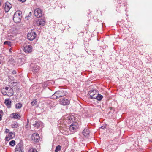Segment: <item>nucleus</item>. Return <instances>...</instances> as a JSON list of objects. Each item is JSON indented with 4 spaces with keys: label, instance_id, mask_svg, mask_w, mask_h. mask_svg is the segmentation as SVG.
Instances as JSON below:
<instances>
[{
    "label": "nucleus",
    "instance_id": "22",
    "mask_svg": "<svg viewBox=\"0 0 152 152\" xmlns=\"http://www.w3.org/2000/svg\"><path fill=\"white\" fill-rule=\"evenodd\" d=\"M4 45H7L9 47H11L13 45V43L9 41H5L4 43Z\"/></svg>",
    "mask_w": 152,
    "mask_h": 152
},
{
    "label": "nucleus",
    "instance_id": "23",
    "mask_svg": "<svg viewBox=\"0 0 152 152\" xmlns=\"http://www.w3.org/2000/svg\"><path fill=\"white\" fill-rule=\"evenodd\" d=\"M22 106V104L19 102L16 104L15 105V107L17 109H20L21 108Z\"/></svg>",
    "mask_w": 152,
    "mask_h": 152
},
{
    "label": "nucleus",
    "instance_id": "5",
    "mask_svg": "<svg viewBox=\"0 0 152 152\" xmlns=\"http://www.w3.org/2000/svg\"><path fill=\"white\" fill-rule=\"evenodd\" d=\"M98 94V92L95 90H92L89 91L88 94L89 95V98L91 99H95V96Z\"/></svg>",
    "mask_w": 152,
    "mask_h": 152
},
{
    "label": "nucleus",
    "instance_id": "34",
    "mask_svg": "<svg viewBox=\"0 0 152 152\" xmlns=\"http://www.w3.org/2000/svg\"><path fill=\"white\" fill-rule=\"evenodd\" d=\"M12 73L13 74H16V71L15 70H14L12 72Z\"/></svg>",
    "mask_w": 152,
    "mask_h": 152
},
{
    "label": "nucleus",
    "instance_id": "17",
    "mask_svg": "<svg viewBox=\"0 0 152 152\" xmlns=\"http://www.w3.org/2000/svg\"><path fill=\"white\" fill-rule=\"evenodd\" d=\"M36 22L38 26H42L45 23V20H37Z\"/></svg>",
    "mask_w": 152,
    "mask_h": 152
},
{
    "label": "nucleus",
    "instance_id": "1",
    "mask_svg": "<svg viewBox=\"0 0 152 152\" xmlns=\"http://www.w3.org/2000/svg\"><path fill=\"white\" fill-rule=\"evenodd\" d=\"M34 129L37 130L38 129H42L43 127V123L40 121H35V123L32 124Z\"/></svg>",
    "mask_w": 152,
    "mask_h": 152
},
{
    "label": "nucleus",
    "instance_id": "28",
    "mask_svg": "<svg viewBox=\"0 0 152 152\" xmlns=\"http://www.w3.org/2000/svg\"><path fill=\"white\" fill-rule=\"evenodd\" d=\"M28 152H37L36 149L31 148L29 149Z\"/></svg>",
    "mask_w": 152,
    "mask_h": 152
},
{
    "label": "nucleus",
    "instance_id": "20",
    "mask_svg": "<svg viewBox=\"0 0 152 152\" xmlns=\"http://www.w3.org/2000/svg\"><path fill=\"white\" fill-rule=\"evenodd\" d=\"M19 126V124L17 122H13L11 124V126L12 128H17Z\"/></svg>",
    "mask_w": 152,
    "mask_h": 152
},
{
    "label": "nucleus",
    "instance_id": "19",
    "mask_svg": "<svg viewBox=\"0 0 152 152\" xmlns=\"http://www.w3.org/2000/svg\"><path fill=\"white\" fill-rule=\"evenodd\" d=\"M10 4V3L8 4H5L4 7V10L6 12H8L11 8Z\"/></svg>",
    "mask_w": 152,
    "mask_h": 152
},
{
    "label": "nucleus",
    "instance_id": "24",
    "mask_svg": "<svg viewBox=\"0 0 152 152\" xmlns=\"http://www.w3.org/2000/svg\"><path fill=\"white\" fill-rule=\"evenodd\" d=\"M15 141L14 140H12L10 142L9 145L11 146H13L15 145Z\"/></svg>",
    "mask_w": 152,
    "mask_h": 152
},
{
    "label": "nucleus",
    "instance_id": "41",
    "mask_svg": "<svg viewBox=\"0 0 152 152\" xmlns=\"http://www.w3.org/2000/svg\"><path fill=\"white\" fill-rule=\"evenodd\" d=\"M34 121V120H33V119H31V122H32V121Z\"/></svg>",
    "mask_w": 152,
    "mask_h": 152
},
{
    "label": "nucleus",
    "instance_id": "32",
    "mask_svg": "<svg viewBox=\"0 0 152 152\" xmlns=\"http://www.w3.org/2000/svg\"><path fill=\"white\" fill-rule=\"evenodd\" d=\"M9 132H10V130L8 129L7 128L6 129V130L5 131V133H8Z\"/></svg>",
    "mask_w": 152,
    "mask_h": 152
},
{
    "label": "nucleus",
    "instance_id": "11",
    "mask_svg": "<svg viewBox=\"0 0 152 152\" xmlns=\"http://www.w3.org/2000/svg\"><path fill=\"white\" fill-rule=\"evenodd\" d=\"M15 136V133L14 132H9L8 136L5 137V140L7 141H9L10 139H12Z\"/></svg>",
    "mask_w": 152,
    "mask_h": 152
},
{
    "label": "nucleus",
    "instance_id": "16",
    "mask_svg": "<svg viewBox=\"0 0 152 152\" xmlns=\"http://www.w3.org/2000/svg\"><path fill=\"white\" fill-rule=\"evenodd\" d=\"M90 133V131L88 128H85L83 132V133L84 135L86 137H88Z\"/></svg>",
    "mask_w": 152,
    "mask_h": 152
},
{
    "label": "nucleus",
    "instance_id": "18",
    "mask_svg": "<svg viewBox=\"0 0 152 152\" xmlns=\"http://www.w3.org/2000/svg\"><path fill=\"white\" fill-rule=\"evenodd\" d=\"M5 103L8 108H11V101L9 99H6L5 101Z\"/></svg>",
    "mask_w": 152,
    "mask_h": 152
},
{
    "label": "nucleus",
    "instance_id": "29",
    "mask_svg": "<svg viewBox=\"0 0 152 152\" xmlns=\"http://www.w3.org/2000/svg\"><path fill=\"white\" fill-rule=\"evenodd\" d=\"M58 96L56 95L55 94V93H54V94L52 96V98L53 99H56L57 98H58Z\"/></svg>",
    "mask_w": 152,
    "mask_h": 152
},
{
    "label": "nucleus",
    "instance_id": "37",
    "mask_svg": "<svg viewBox=\"0 0 152 152\" xmlns=\"http://www.w3.org/2000/svg\"><path fill=\"white\" fill-rule=\"evenodd\" d=\"M0 114H1L2 115L3 114V112L2 110H1L0 111Z\"/></svg>",
    "mask_w": 152,
    "mask_h": 152
},
{
    "label": "nucleus",
    "instance_id": "9",
    "mask_svg": "<svg viewBox=\"0 0 152 152\" xmlns=\"http://www.w3.org/2000/svg\"><path fill=\"white\" fill-rule=\"evenodd\" d=\"M34 14L37 18H40L42 16V12L39 8L35 9L34 11Z\"/></svg>",
    "mask_w": 152,
    "mask_h": 152
},
{
    "label": "nucleus",
    "instance_id": "14",
    "mask_svg": "<svg viewBox=\"0 0 152 152\" xmlns=\"http://www.w3.org/2000/svg\"><path fill=\"white\" fill-rule=\"evenodd\" d=\"M22 12L20 11H16L13 17V19L17 17L18 19H21L22 18Z\"/></svg>",
    "mask_w": 152,
    "mask_h": 152
},
{
    "label": "nucleus",
    "instance_id": "10",
    "mask_svg": "<svg viewBox=\"0 0 152 152\" xmlns=\"http://www.w3.org/2000/svg\"><path fill=\"white\" fill-rule=\"evenodd\" d=\"M33 48L31 46L27 45L25 46L23 49L24 51L26 53H30L32 51Z\"/></svg>",
    "mask_w": 152,
    "mask_h": 152
},
{
    "label": "nucleus",
    "instance_id": "13",
    "mask_svg": "<svg viewBox=\"0 0 152 152\" xmlns=\"http://www.w3.org/2000/svg\"><path fill=\"white\" fill-rule=\"evenodd\" d=\"M61 104L63 105H67L69 104L70 100L67 99L63 98L60 101Z\"/></svg>",
    "mask_w": 152,
    "mask_h": 152
},
{
    "label": "nucleus",
    "instance_id": "26",
    "mask_svg": "<svg viewBox=\"0 0 152 152\" xmlns=\"http://www.w3.org/2000/svg\"><path fill=\"white\" fill-rule=\"evenodd\" d=\"M37 100L36 99H34L33 101L31 102V104L32 106H34L37 103Z\"/></svg>",
    "mask_w": 152,
    "mask_h": 152
},
{
    "label": "nucleus",
    "instance_id": "25",
    "mask_svg": "<svg viewBox=\"0 0 152 152\" xmlns=\"http://www.w3.org/2000/svg\"><path fill=\"white\" fill-rule=\"evenodd\" d=\"M34 69L35 70L37 71L38 70L40 69V67L39 66L37 65H35L33 67Z\"/></svg>",
    "mask_w": 152,
    "mask_h": 152
},
{
    "label": "nucleus",
    "instance_id": "4",
    "mask_svg": "<svg viewBox=\"0 0 152 152\" xmlns=\"http://www.w3.org/2000/svg\"><path fill=\"white\" fill-rule=\"evenodd\" d=\"M2 93L4 95H7L9 96H12L13 94V91L11 88L7 91H5L4 90H2L1 91Z\"/></svg>",
    "mask_w": 152,
    "mask_h": 152
},
{
    "label": "nucleus",
    "instance_id": "6",
    "mask_svg": "<svg viewBox=\"0 0 152 152\" xmlns=\"http://www.w3.org/2000/svg\"><path fill=\"white\" fill-rule=\"evenodd\" d=\"M15 152H23V145L22 143L20 142L17 145Z\"/></svg>",
    "mask_w": 152,
    "mask_h": 152
},
{
    "label": "nucleus",
    "instance_id": "27",
    "mask_svg": "<svg viewBox=\"0 0 152 152\" xmlns=\"http://www.w3.org/2000/svg\"><path fill=\"white\" fill-rule=\"evenodd\" d=\"M61 150V146L58 145L57 146L55 150V152H58V151H59Z\"/></svg>",
    "mask_w": 152,
    "mask_h": 152
},
{
    "label": "nucleus",
    "instance_id": "7",
    "mask_svg": "<svg viewBox=\"0 0 152 152\" xmlns=\"http://www.w3.org/2000/svg\"><path fill=\"white\" fill-rule=\"evenodd\" d=\"M36 36V34L35 32H31L28 34L27 37L29 40L32 41L35 39Z\"/></svg>",
    "mask_w": 152,
    "mask_h": 152
},
{
    "label": "nucleus",
    "instance_id": "15",
    "mask_svg": "<svg viewBox=\"0 0 152 152\" xmlns=\"http://www.w3.org/2000/svg\"><path fill=\"white\" fill-rule=\"evenodd\" d=\"M11 117L12 118L17 119L18 120L20 119L21 118V116L20 114L14 113H12L11 115Z\"/></svg>",
    "mask_w": 152,
    "mask_h": 152
},
{
    "label": "nucleus",
    "instance_id": "8",
    "mask_svg": "<svg viewBox=\"0 0 152 152\" xmlns=\"http://www.w3.org/2000/svg\"><path fill=\"white\" fill-rule=\"evenodd\" d=\"M75 118V117L73 115H69L65 118V120L66 122L69 124L74 121Z\"/></svg>",
    "mask_w": 152,
    "mask_h": 152
},
{
    "label": "nucleus",
    "instance_id": "39",
    "mask_svg": "<svg viewBox=\"0 0 152 152\" xmlns=\"http://www.w3.org/2000/svg\"><path fill=\"white\" fill-rule=\"evenodd\" d=\"M105 128V127L104 126H102L101 127V128L102 129H104V128Z\"/></svg>",
    "mask_w": 152,
    "mask_h": 152
},
{
    "label": "nucleus",
    "instance_id": "2",
    "mask_svg": "<svg viewBox=\"0 0 152 152\" xmlns=\"http://www.w3.org/2000/svg\"><path fill=\"white\" fill-rule=\"evenodd\" d=\"M78 127V124L76 122H74L70 126L69 129L71 132H74L76 131Z\"/></svg>",
    "mask_w": 152,
    "mask_h": 152
},
{
    "label": "nucleus",
    "instance_id": "35",
    "mask_svg": "<svg viewBox=\"0 0 152 152\" xmlns=\"http://www.w3.org/2000/svg\"><path fill=\"white\" fill-rule=\"evenodd\" d=\"M28 122H29V120L28 119H27V125H26V127H27V126H28Z\"/></svg>",
    "mask_w": 152,
    "mask_h": 152
},
{
    "label": "nucleus",
    "instance_id": "31",
    "mask_svg": "<svg viewBox=\"0 0 152 152\" xmlns=\"http://www.w3.org/2000/svg\"><path fill=\"white\" fill-rule=\"evenodd\" d=\"M10 88L11 87H6L4 89H3V90H4V89H5V90H6L5 91H7L10 89Z\"/></svg>",
    "mask_w": 152,
    "mask_h": 152
},
{
    "label": "nucleus",
    "instance_id": "38",
    "mask_svg": "<svg viewBox=\"0 0 152 152\" xmlns=\"http://www.w3.org/2000/svg\"><path fill=\"white\" fill-rule=\"evenodd\" d=\"M31 12H29V15L31 16Z\"/></svg>",
    "mask_w": 152,
    "mask_h": 152
},
{
    "label": "nucleus",
    "instance_id": "40",
    "mask_svg": "<svg viewBox=\"0 0 152 152\" xmlns=\"http://www.w3.org/2000/svg\"><path fill=\"white\" fill-rule=\"evenodd\" d=\"M12 48H10V50H9V51L10 52H11V50H12Z\"/></svg>",
    "mask_w": 152,
    "mask_h": 152
},
{
    "label": "nucleus",
    "instance_id": "21",
    "mask_svg": "<svg viewBox=\"0 0 152 152\" xmlns=\"http://www.w3.org/2000/svg\"><path fill=\"white\" fill-rule=\"evenodd\" d=\"M103 96L102 95L99 94L98 93L97 94L96 96H95V99H96L98 101H101L102 98H103Z\"/></svg>",
    "mask_w": 152,
    "mask_h": 152
},
{
    "label": "nucleus",
    "instance_id": "12",
    "mask_svg": "<svg viewBox=\"0 0 152 152\" xmlns=\"http://www.w3.org/2000/svg\"><path fill=\"white\" fill-rule=\"evenodd\" d=\"M32 139L35 142H38L39 139V135L36 133L33 134L31 137Z\"/></svg>",
    "mask_w": 152,
    "mask_h": 152
},
{
    "label": "nucleus",
    "instance_id": "36",
    "mask_svg": "<svg viewBox=\"0 0 152 152\" xmlns=\"http://www.w3.org/2000/svg\"><path fill=\"white\" fill-rule=\"evenodd\" d=\"M2 115L0 114V121L2 120Z\"/></svg>",
    "mask_w": 152,
    "mask_h": 152
},
{
    "label": "nucleus",
    "instance_id": "30",
    "mask_svg": "<svg viewBox=\"0 0 152 152\" xmlns=\"http://www.w3.org/2000/svg\"><path fill=\"white\" fill-rule=\"evenodd\" d=\"M13 20L15 23H17L20 22L21 20Z\"/></svg>",
    "mask_w": 152,
    "mask_h": 152
},
{
    "label": "nucleus",
    "instance_id": "3",
    "mask_svg": "<svg viewBox=\"0 0 152 152\" xmlns=\"http://www.w3.org/2000/svg\"><path fill=\"white\" fill-rule=\"evenodd\" d=\"M67 92L65 90H61L55 92V94L58 96V98L64 96L67 94Z\"/></svg>",
    "mask_w": 152,
    "mask_h": 152
},
{
    "label": "nucleus",
    "instance_id": "33",
    "mask_svg": "<svg viewBox=\"0 0 152 152\" xmlns=\"http://www.w3.org/2000/svg\"><path fill=\"white\" fill-rule=\"evenodd\" d=\"M19 1L21 2H22L23 3L25 2L26 0H18Z\"/></svg>",
    "mask_w": 152,
    "mask_h": 152
}]
</instances>
